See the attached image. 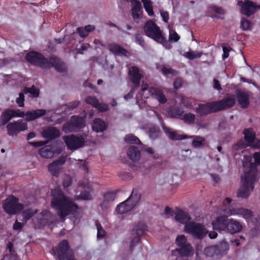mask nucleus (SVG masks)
Returning a JSON list of instances; mask_svg holds the SVG:
<instances>
[{"instance_id": "1", "label": "nucleus", "mask_w": 260, "mask_h": 260, "mask_svg": "<svg viewBox=\"0 0 260 260\" xmlns=\"http://www.w3.org/2000/svg\"><path fill=\"white\" fill-rule=\"evenodd\" d=\"M51 207L61 219H64L68 215H74L78 209V206L58 188L51 191Z\"/></svg>"}, {"instance_id": "2", "label": "nucleus", "mask_w": 260, "mask_h": 260, "mask_svg": "<svg viewBox=\"0 0 260 260\" xmlns=\"http://www.w3.org/2000/svg\"><path fill=\"white\" fill-rule=\"evenodd\" d=\"M25 59L31 64L43 69L54 67L59 73L67 72V67L66 63L59 58L53 55L50 56L48 59L42 53L32 51L26 54Z\"/></svg>"}, {"instance_id": "3", "label": "nucleus", "mask_w": 260, "mask_h": 260, "mask_svg": "<svg viewBox=\"0 0 260 260\" xmlns=\"http://www.w3.org/2000/svg\"><path fill=\"white\" fill-rule=\"evenodd\" d=\"M253 157L255 164L250 163L249 170L244 173V178H242V187L237 192V196L247 198L254 189V184L258 180V174L256 165H260V152H255Z\"/></svg>"}, {"instance_id": "4", "label": "nucleus", "mask_w": 260, "mask_h": 260, "mask_svg": "<svg viewBox=\"0 0 260 260\" xmlns=\"http://www.w3.org/2000/svg\"><path fill=\"white\" fill-rule=\"evenodd\" d=\"M145 35L157 42L164 45L167 43L159 27L152 20L147 21L143 27Z\"/></svg>"}, {"instance_id": "5", "label": "nucleus", "mask_w": 260, "mask_h": 260, "mask_svg": "<svg viewBox=\"0 0 260 260\" xmlns=\"http://www.w3.org/2000/svg\"><path fill=\"white\" fill-rule=\"evenodd\" d=\"M140 200V194L137 190L133 189L131 195L127 200L117 206L116 211L120 214L127 213L136 206Z\"/></svg>"}, {"instance_id": "6", "label": "nucleus", "mask_w": 260, "mask_h": 260, "mask_svg": "<svg viewBox=\"0 0 260 260\" xmlns=\"http://www.w3.org/2000/svg\"><path fill=\"white\" fill-rule=\"evenodd\" d=\"M186 233L191 235L195 239L201 240L208 233L205 225L200 223L189 221L184 226Z\"/></svg>"}, {"instance_id": "7", "label": "nucleus", "mask_w": 260, "mask_h": 260, "mask_svg": "<svg viewBox=\"0 0 260 260\" xmlns=\"http://www.w3.org/2000/svg\"><path fill=\"white\" fill-rule=\"evenodd\" d=\"M18 201V199L16 197L13 195L9 197L3 204L4 211L10 215H15L22 211L24 208L23 205Z\"/></svg>"}, {"instance_id": "8", "label": "nucleus", "mask_w": 260, "mask_h": 260, "mask_svg": "<svg viewBox=\"0 0 260 260\" xmlns=\"http://www.w3.org/2000/svg\"><path fill=\"white\" fill-rule=\"evenodd\" d=\"M84 120L82 117L74 115L62 125V130L66 133L78 132L84 127Z\"/></svg>"}, {"instance_id": "9", "label": "nucleus", "mask_w": 260, "mask_h": 260, "mask_svg": "<svg viewBox=\"0 0 260 260\" xmlns=\"http://www.w3.org/2000/svg\"><path fill=\"white\" fill-rule=\"evenodd\" d=\"M58 260H76L74 254L70 249L69 242L63 240L59 243L57 249Z\"/></svg>"}, {"instance_id": "10", "label": "nucleus", "mask_w": 260, "mask_h": 260, "mask_svg": "<svg viewBox=\"0 0 260 260\" xmlns=\"http://www.w3.org/2000/svg\"><path fill=\"white\" fill-rule=\"evenodd\" d=\"M147 231V226L144 222H139L132 231V235L134 237L131 241L129 250L131 252L134 247L141 241V237Z\"/></svg>"}, {"instance_id": "11", "label": "nucleus", "mask_w": 260, "mask_h": 260, "mask_svg": "<svg viewBox=\"0 0 260 260\" xmlns=\"http://www.w3.org/2000/svg\"><path fill=\"white\" fill-rule=\"evenodd\" d=\"M62 139L68 149L70 150H76L82 147L85 143V139L82 136H64Z\"/></svg>"}, {"instance_id": "12", "label": "nucleus", "mask_w": 260, "mask_h": 260, "mask_svg": "<svg viewBox=\"0 0 260 260\" xmlns=\"http://www.w3.org/2000/svg\"><path fill=\"white\" fill-rule=\"evenodd\" d=\"M6 128L7 133L9 136H16L21 132L24 131L27 129V124L23 122L22 120L19 119L9 123Z\"/></svg>"}, {"instance_id": "13", "label": "nucleus", "mask_w": 260, "mask_h": 260, "mask_svg": "<svg viewBox=\"0 0 260 260\" xmlns=\"http://www.w3.org/2000/svg\"><path fill=\"white\" fill-rule=\"evenodd\" d=\"M66 162V158L60 156L48 166V169L51 174L54 177H58L62 169V165Z\"/></svg>"}, {"instance_id": "14", "label": "nucleus", "mask_w": 260, "mask_h": 260, "mask_svg": "<svg viewBox=\"0 0 260 260\" xmlns=\"http://www.w3.org/2000/svg\"><path fill=\"white\" fill-rule=\"evenodd\" d=\"M177 254L179 255L177 257L176 260H181L183 257H189L193 255V249L190 244L180 247L179 248L172 251V255L176 256Z\"/></svg>"}, {"instance_id": "15", "label": "nucleus", "mask_w": 260, "mask_h": 260, "mask_svg": "<svg viewBox=\"0 0 260 260\" xmlns=\"http://www.w3.org/2000/svg\"><path fill=\"white\" fill-rule=\"evenodd\" d=\"M149 93L153 99L156 100L160 104H164L167 103V99L161 87H150L149 88Z\"/></svg>"}, {"instance_id": "16", "label": "nucleus", "mask_w": 260, "mask_h": 260, "mask_svg": "<svg viewBox=\"0 0 260 260\" xmlns=\"http://www.w3.org/2000/svg\"><path fill=\"white\" fill-rule=\"evenodd\" d=\"M260 9V6L255 4L249 0L246 1L241 6V12L243 14L249 17L253 15L257 9Z\"/></svg>"}, {"instance_id": "17", "label": "nucleus", "mask_w": 260, "mask_h": 260, "mask_svg": "<svg viewBox=\"0 0 260 260\" xmlns=\"http://www.w3.org/2000/svg\"><path fill=\"white\" fill-rule=\"evenodd\" d=\"M229 220V219L225 215L217 217L212 223L213 229L218 231L226 232Z\"/></svg>"}, {"instance_id": "18", "label": "nucleus", "mask_w": 260, "mask_h": 260, "mask_svg": "<svg viewBox=\"0 0 260 260\" xmlns=\"http://www.w3.org/2000/svg\"><path fill=\"white\" fill-rule=\"evenodd\" d=\"M128 76L131 82L134 84L135 87H139L140 80L143 78V76L140 73L139 68L135 66L131 67L128 71Z\"/></svg>"}, {"instance_id": "19", "label": "nucleus", "mask_w": 260, "mask_h": 260, "mask_svg": "<svg viewBox=\"0 0 260 260\" xmlns=\"http://www.w3.org/2000/svg\"><path fill=\"white\" fill-rule=\"evenodd\" d=\"M236 93L240 106L243 108H247L249 105L250 92L237 89Z\"/></svg>"}, {"instance_id": "20", "label": "nucleus", "mask_w": 260, "mask_h": 260, "mask_svg": "<svg viewBox=\"0 0 260 260\" xmlns=\"http://www.w3.org/2000/svg\"><path fill=\"white\" fill-rule=\"evenodd\" d=\"M41 134L43 138L50 141L53 140L60 136L59 129L54 126H48L45 128L42 131Z\"/></svg>"}, {"instance_id": "21", "label": "nucleus", "mask_w": 260, "mask_h": 260, "mask_svg": "<svg viewBox=\"0 0 260 260\" xmlns=\"http://www.w3.org/2000/svg\"><path fill=\"white\" fill-rule=\"evenodd\" d=\"M230 214L238 215L247 220L251 219L253 216V212L251 210L243 208H233L230 210Z\"/></svg>"}, {"instance_id": "22", "label": "nucleus", "mask_w": 260, "mask_h": 260, "mask_svg": "<svg viewBox=\"0 0 260 260\" xmlns=\"http://www.w3.org/2000/svg\"><path fill=\"white\" fill-rule=\"evenodd\" d=\"M175 218L176 221L182 224L188 223L191 219L189 214L186 211L179 209V208H176Z\"/></svg>"}, {"instance_id": "23", "label": "nucleus", "mask_w": 260, "mask_h": 260, "mask_svg": "<svg viewBox=\"0 0 260 260\" xmlns=\"http://www.w3.org/2000/svg\"><path fill=\"white\" fill-rule=\"evenodd\" d=\"M46 113V110L45 109L28 111L25 112V120L27 121H33L44 116Z\"/></svg>"}, {"instance_id": "24", "label": "nucleus", "mask_w": 260, "mask_h": 260, "mask_svg": "<svg viewBox=\"0 0 260 260\" xmlns=\"http://www.w3.org/2000/svg\"><path fill=\"white\" fill-rule=\"evenodd\" d=\"M108 49L115 55H123L126 56L128 53L127 50L123 48L120 45L115 43L109 44Z\"/></svg>"}, {"instance_id": "25", "label": "nucleus", "mask_w": 260, "mask_h": 260, "mask_svg": "<svg viewBox=\"0 0 260 260\" xmlns=\"http://www.w3.org/2000/svg\"><path fill=\"white\" fill-rule=\"evenodd\" d=\"M241 224L234 219H230L229 220L226 232L234 234L240 232L242 230Z\"/></svg>"}, {"instance_id": "26", "label": "nucleus", "mask_w": 260, "mask_h": 260, "mask_svg": "<svg viewBox=\"0 0 260 260\" xmlns=\"http://www.w3.org/2000/svg\"><path fill=\"white\" fill-rule=\"evenodd\" d=\"M222 110L233 107L236 103L235 95L232 94H228L221 100L219 101Z\"/></svg>"}, {"instance_id": "27", "label": "nucleus", "mask_w": 260, "mask_h": 260, "mask_svg": "<svg viewBox=\"0 0 260 260\" xmlns=\"http://www.w3.org/2000/svg\"><path fill=\"white\" fill-rule=\"evenodd\" d=\"M162 127L164 132L170 140L173 141L181 140L187 138V136L180 135L176 131H174L171 128L166 127L165 125H163Z\"/></svg>"}, {"instance_id": "28", "label": "nucleus", "mask_w": 260, "mask_h": 260, "mask_svg": "<svg viewBox=\"0 0 260 260\" xmlns=\"http://www.w3.org/2000/svg\"><path fill=\"white\" fill-rule=\"evenodd\" d=\"M54 149L52 145H46L40 148L39 150V154L46 158H52L54 155Z\"/></svg>"}, {"instance_id": "29", "label": "nucleus", "mask_w": 260, "mask_h": 260, "mask_svg": "<svg viewBox=\"0 0 260 260\" xmlns=\"http://www.w3.org/2000/svg\"><path fill=\"white\" fill-rule=\"evenodd\" d=\"M244 140L249 146H251L256 139L255 132L252 128H245L243 131Z\"/></svg>"}, {"instance_id": "30", "label": "nucleus", "mask_w": 260, "mask_h": 260, "mask_svg": "<svg viewBox=\"0 0 260 260\" xmlns=\"http://www.w3.org/2000/svg\"><path fill=\"white\" fill-rule=\"evenodd\" d=\"M127 154L130 159L133 161L139 160L141 157L139 149L135 146H131L127 150Z\"/></svg>"}, {"instance_id": "31", "label": "nucleus", "mask_w": 260, "mask_h": 260, "mask_svg": "<svg viewBox=\"0 0 260 260\" xmlns=\"http://www.w3.org/2000/svg\"><path fill=\"white\" fill-rule=\"evenodd\" d=\"M107 126V123L100 118H95L93 121L92 129L97 133L104 132Z\"/></svg>"}, {"instance_id": "32", "label": "nucleus", "mask_w": 260, "mask_h": 260, "mask_svg": "<svg viewBox=\"0 0 260 260\" xmlns=\"http://www.w3.org/2000/svg\"><path fill=\"white\" fill-rule=\"evenodd\" d=\"M10 111L11 109H8L2 112L0 117V124L1 125H5L13 118Z\"/></svg>"}, {"instance_id": "33", "label": "nucleus", "mask_w": 260, "mask_h": 260, "mask_svg": "<svg viewBox=\"0 0 260 260\" xmlns=\"http://www.w3.org/2000/svg\"><path fill=\"white\" fill-rule=\"evenodd\" d=\"M183 112V110L181 108L177 106L171 107L168 110L169 115L171 117L176 118H179Z\"/></svg>"}, {"instance_id": "34", "label": "nucleus", "mask_w": 260, "mask_h": 260, "mask_svg": "<svg viewBox=\"0 0 260 260\" xmlns=\"http://www.w3.org/2000/svg\"><path fill=\"white\" fill-rule=\"evenodd\" d=\"M23 92L26 94L30 93V97L32 98H38L40 95V89L34 85L31 87H24Z\"/></svg>"}, {"instance_id": "35", "label": "nucleus", "mask_w": 260, "mask_h": 260, "mask_svg": "<svg viewBox=\"0 0 260 260\" xmlns=\"http://www.w3.org/2000/svg\"><path fill=\"white\" fill-rule=\"evenodd\" d=\"M219 253L218 246L217 245L211 246L206 248L204 249V253L207 256L213 257L215 255H217Z\"/></svg>"}, {"instance_id": "36", "label": "nucleus", "mask_w": 260, "mask_h": 260, "mask_svg": "<svg viewBox=\"0 0 260 260\" xmlns=\"http://www.w3.org/2000/svg\"><path fill=\"white\" fill-rule=\"evenodd\" d=\"M196 112L201 116H204L210 114L208 103L201 104L196 109Z\"/></svg>"}, {"instance_id": "37", "label": "nucleus", "mask_w": 260, "mask_h": 260, "mask_svg": "<svg viewBox=\"0 0 260 260\" xmlns=\"http://www.w3.org/2000/svg\"><path fill=\"white\" fill-rule=\"evenodd\" d=\"M144 8L150 16L154 15V12L152 7V2L150 0H142Z\"/></svg>"}, {"instance_id": "38", "label": "nucleus", "mask_w": 260, "mask_h": 260, "mask_svg": "<svg viewBox=\"0 0 260 260\" xmlns=\"http://www.w3.org/2000/svg\"><path fill=\"white\" fill-rule=\"evenodd\" d=\"M196 118V115L194 114L187 113L183 115L181 119H182L185 123L189 125H192L194 123Z\"/></svg>"}, {"instance_id": "39", "label": "nucleus", "mask_w": 260, "mask_h": 260, "mask_svg": "<svg viewBox=\"0 0 260 260\" xmlns=\"http://www.w3.org/2000/svg\"><path fill=\"white\" fill-rule=\"evenodd\" d=\"M193 138L192 145L194 148H199L204 145L205 139L204 138L200 136H191Z\"/></svg>"}, {"instance_id": "40", "label": "nucleus", "mask_w": 260, "mask_h": 260, "mask_svg": "<svg viewBox=\"0 0 260 260\" xmlns=\"http://www.w3.org/2000/svg\"><path fill=\"white\" fill-rule=\"evenodd\" d=\"M210 113L216 112L222 110L221 105L218 101L208 103Z\"/></svg>"}, {"instance_id": "41", "label": "nucleus", "mask_w": 260, "mask_h": 260, "mask_svg": "<svg viewBox=\"0 0 260 260\" xmlns=\"http://www.w3.org/2000/svg\"><path fill=\"white\" fill-rule=\"evenodd\" d=\"M124 141L129 144H142L141 141L138 138L133 134L126 135L124 138Z\"/></svg>"}, {"instance_id": "42", "label": "nucleus", "mask_w": 260, "mask_h": 260, "mask_svg": "<svg viewBox=\"0 0 260 260\" xmlns=\"http://www.w3.org/2000/svg\"><path fill=\"white\" fill-rule=\"evenodd\" d=\"M37 212L36 210H34L31 208H28L22 212V216L23 218L27 221L34 216Z\"/></svg>"}, {"instance_id": "43", "label": "nucleus", "mask_w": 260, "mask_h": 260, "mask_svg": "<svg viewBox=\"0 0 260 260\" xmlns=\"http://www.w3.org/2000/svg\"><path fill=\"white\" fill-rule=\"evenodd\" d=\"M254 227L252 230V235L256 236L260 232V216L255 218L253 221Z\"/></svg>"}, {"instance_id": "44", "label": "nucleus", "mask_w": 260, "mask_h": 260, "mask_svg": "<svg viewBox=\"0 0 260 260\" xmlns=\"http://www.w3.org/2000/svg\"><path fill=\"white\" fill-rule=\"evenodd\" d=\"M184 56L190 60H193L197 58H200L202 55V52H197L193 51H189L184 54Z\"/></svg>"}, {"instance_id": "45", "label": "nucleus", "mask_w": 260, "mask_h": 260, "mask_svg": "<svg viewBox=\"0 0 260 260\" xmlns=\"http://www.w3.org/2000/svg\"><path fill=\"white\" fill-rule=\"evenodd\" d=\"M176 243L179 247H182L183 246L189 244L187 242L186 237L183 235H181L177 237L176 239Z\"/></svg>"}, {"instance_id": "46", "label": "nucleus", "mask_w": 260, "mask_h": 260, "mask_svg": "<svg viewBox=\"0 0 260 260\" xmlns=\"http://www.w3.org/2000/svg\"><path fill=\"white\" fill-rule=\"evenodd\" d=\"M159 129L158 127L153 126L150 128L149 135L151 139H155L158 137L159 135Z\"/></svg>"}, {"instance_id": "47", "label": "nucleus", "mask_w": 260, "mask_h": 260, "mask_svg": "<svg viewBox=\"0 0 260 260\" xmlns=\"http://www.w3.org/2000/svg\"><path fill=\"white\" fill-rule=\"evenodd\" d=\"M118 191H108L104 194V200L106 201H113L116 198Z\"/></svg>"}, {"instance_id": "48", "label": "nucleus", "mask_w": 260, "mask_h": 260, "mask_svg": "<svg viewBox=\"0 0 260 260\" xmlns=\"http://www.w3.org/2000/svg\"><path fill=\"white\" fill-rule=\"evenodd\" d=\"M208 10L214 12L216 14L223 15L225 14L224 10L220 7L211 5L208 7Z\"/></svg>"}, {"instance_id": "49", "label": "nucleus", "mask_w": 260, "mask_h": 260, "mask_svg": "<svg viewBox=\"0 0 260 260\" xmlns=\"http://www.w3.org/2000/svg\"><path fill=\"white\" fill-rule=\"evenodd\" d=\"M95 225L98 230L97 238L98 239H100L104 238L106 235V232L105 230L103 229L102 226L100 223V222L96 221Z\"/></svg>"}, {"instance_id": "50", "label": "nucleus", "mask_w": 260, "mask_h": 260, "mask_svg": "<svg viewBox=\"0 0 260 260\" xmlns=\"http://www.w3.org/2000/svg\"><path fill=\"white\" fill-rule=\"evenodd\" d=\"M85 102L87 104L92 105L94 108L99 106V101L95 96H87Z\"/></svg>"}, {"instance_id": "51", "label": "nucleus", "mask_w": 260, "mask_h": 260, "mask_svg": "<svg viewBox=\"0 0 260 260\" xmlns=\"http://www.w3.org/2000/svg\"><path fill=\"white\" fill-rule=\"evenodd\" d=\"M249 146L248 144L245 143L243 140H240L236 144L233 146V149L235 150H240L245 148Z\"/></svg>"}, {"instance_id": "52", "label": "nucleus", "mask_w": 260, "mask_h": 260, "mask_svg": "<svg viewBox=\"0 0 260 260\" xmlns=\"http://www.w3.org/2000/svg\"><path fill=\"white\" fill-rule=\"evenodd\" d=\"M251 23L250 21L246 20L244 18H242L241 20L240 27L244 30H247L250 28Z\"/></svg>"}, {"instance_id": "53", "label": "nucleus", "mask_w": 260, "mask_h": 260, "mask_svg": "<svg viewBox=\"0 0 260 260\" xmlns=\"http://www.w3.org/2000/svg\"><path fill=\"white\" fill-rule=\"evenodd\" d=\"M72 178L69 175H65L63 177L62 185L64 188H67L72 184Z\"/></svg>"}, {"instance_id": "54", "label": "nucleus", "mask_w": 260, "mask_h": 260, "mask_svg": "<svg viewBox=\"0 0 260 260\" xmlns=\"http://www.w3.org/2000/svg\"><path fill=\"white\" fill-rule=\"evenodd\" d=\"M10 112L12 113L13 117H24L25 116V112L20 111L19 109L13 110L11 109Z\"/></svg>"}, {"instance_id": "55", "label": "nucleus", "mask_w": 260, "mask_h": 260, "mask_svg": "<svg viewBox=\"0 0 260 260\" xmlns=\"http://www.w3.org/2000/svg\"><path fill=\"white\" fill-rule=\"evenodd\" d=\"M180 39V36L175 31H170L169 41L171 42H176Z\"/></svg>"}, {"instance_id": "56", "label": "nucleus", "mask_w": 260, "mask_h": 260, "mask_svg": "<svg viewBox=\"0 0 260 260\" xmlns=\"http://www.w3.org/2000/svg\"><path fill=\"white\" fill-rule=\"evenodd\" d=\"M24 93L20 92L19 97L16 99V102L20 107H23L24 106Z\"/></svg>"}, {"instance_id": "57", "label": "nucleus", "mask_w": 260, "mask_h": 260, "mask_svg": "<svg viewBox=\"0 0 260 260\" xmlns=\"http://www.w3.org/2000/svg\"><path fill=\"white\" fill-rule=\"evenodd\" d=\"M80 199L84 200H89L91 199V195L89 191L83 190L82 191L79 196Z\"/></svg>"}, {"instance_id": "58", "label": "nucleus", "mask_w": 260, "mask_h": 260, "mask_svg": "<svg viewBox=\"0 0 260 260\" xmlns=\"http://www.w3.org/2000/svg\"><path fill=\"white\" fill-rule=\"evenodd\" d=\"M132 3L133 4L132 10L141 11L142 9V5L139 0H133Z\"/></svg>"}, {"instance_id": "59", "label": "nucleus", "mask_w": 260, "mask_h": 260, "mask_svg": "<svg viewBox=\"0 0 260 260\" xmlns=\"http://www.w3.org/2000/svg\"><path fill=\"white\" fill-rule=\"evenodd\" d=\"M222 47L223 52L222 54V59L224 60L229 56V52L232 50V48L230 47H227L223 45V44H222Z\"/></svg>"}, {"instance_id": "60", "label": "nucleus", "mask_w": 260, "mask_h": 260, "mask_svg": "<svg viewBox=\"0 0 260 260\" xmlns=\"http://www.w3.org/2000/svg\"><path fill=\"white\" fill-rule=\"evenodd\" d=\"M100 112H106L109 110L108 105L106 104L100 103L99 102V106L95 107Z\"/></svg>"}, {"instance_id": "61", "label": "nucleus", "mask_w": 260, "mask_h": 260, "mask_svg": "<svg viewBox=\"0 0 260 260\" xmlns=\"http://www.w3.org/2000/svg\"><path fill=\"white\" fill-rule=\"evenodd\" d=\"M135 38L136 43L140 45L143 46L144 44V40L143 36L141 35L138 34L136 35Z\"/></svg>"}, {"instance_id": "62", "label": "nucleus", "mask_w": 260, "mask_h": 260, "mask_svg": "<svg viewBox=\"0 0 260 260\" xmlns=\"http://www.w3.org/2000/svg\"><path fill=\"white\" fill-rule=\"evenodd\" d=\"M2 260H18L16 254H6Z\"/></svg>"}, {"instance_id": "63", "label": "nucleus", "mask_w": 260, "mask_h": 260, "mask_svg": "<svg viewBox=\"0 0 260 260\" xmlns=\"http://www.w3.org/2000/svg\"><path fill=\"white\" fill-rule=\"evenodd\" d=\"M77 32L82 38H85L88 36L87 31L82 27H78L77 29Z\"/></svg>"}, {"instance_id": "64", "label": "nucleus", "mask_w": 260, "mask_h": 260, "mask_svg": "<svg viewBox=\"0 0 260 260\" xmlns=\"http://www.w3.org/2000/svg\"><path fill=\"white\" fill-rule=\"evenodd\" d=\"M164 213L167 215H169L170 216H175V212L169 206H167L165 208Z\"/></svg>"}]
</instances>
